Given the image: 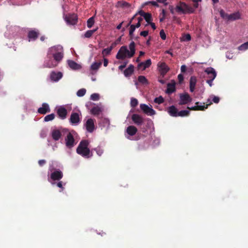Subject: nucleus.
<instances>
[{"label": "nucleus", "mask_w": 248, "mask_h": 248, "mask_svg": "<svg viewBox=\"0 0 248 248\" xmlns=\"http://www.w3.org/2000/svg\"><path fill=\"white\" fill-rule=\"evenodd\" d=\"M220 16L224 20L227 21H234L241 18V14L239 12H235L231 14H228L223 10L219 11Z\"/></svg>", "instance_id": "obj_4"}, {"label": "nucleus", "mask_w": 248, "mask_h": 248, "mask_svg": "<svg viewBox=\"0 0 248 248\" xmlns=\"http://www.w3.org/2000/svg\"><path fill=\"white\" fill-rule=\"evenodd\" d=\"M149 3H151L152 5L153 6H158V4L155 1H149V2H146L145 3V5H148V4Z\"/></svg>", "instance_id": "obj_56"}, {"label": "nucleus", "mask_w": 248, "mask_h": 248, "mask_svg": "<svg viewBox=\"0 0 248 248\" xmlns=\"http://www.w3.org/2000/svg\"><path fill=\"white\" fill-rule=\"evenodd\" d=\"M194 3L193 4V8L195 9H196L199 6V2H201L202 0H191Z\"/></svg>", "instance_id": "obj_50"}, {"label": "nucleus", "mask_w": 248, "mask_h": 248, "mask_svg": "<svg viewBox=\"0 0 248 248\" xmlns=\"http://www.w3.org/2000/svg\"><path fill=\"white\" fill-rule=\"evenodd\" d=\"M56 185L58 187L61 188L62 190H63L64 187H63V183L62 181H59L56 184Z\"/></svg>", "instance_id": "obj_55"}, {"label": "nucleus", "mask_w": 248, "mask_h": 248, "mask_svg": "<svg viewBox=\"0 0 248 248\" xmlns=\"http://www.w3.org/2000/svg\"><path fill=\"white\" fill-rule=\"evenodd\" d=\"M63 177L62 171L59 170H55L50 174V179L55 181H60Z\"/></svg>", "instance_id": "obj_13"}, {"label": "nucleus", "mask_w": 248, "mask_h": 248, "mask_svg": "<svg viewBox=\"0 0 248 248\" xmlns=\"http://www.w3.org/2000/svg\"><path fill=\"white\" fill-rule=\"evenodd\" d=\"M186 67L185 65H183L181 67V71L182 72H186Z\"/></svg>", "instance_id": "obj_61"}, {"label": "nucleus", "mask_w": 248, "mask_h": 248, "mask_svg": "<svg viewBox=\"0 0 248 248\" xmlns=\"http://www.w3.org/2000/svg\"><path fill=\"white\" fill-rule=\"evenodd\" d=\"M95 15L89 18L87 22V26L88 28H91L94 24Z\"/></svg>", "instance_id": "obj_32"}, {"label": "nucleus", "mask_w": 248, "mask_h": 248, "mask_svg": "<svg viewBox=\"0 0 248 248\" xmlns=\"http://www.w3.org/2000/svg\"><path fill=\"white\" fill-rule=\"evenodd\" d=\"M187 108L190 110H197V108H196V106H194V107H187Z\"/></svg>", "instance_id": "obj_62"}, {"label": "nucleus", "mask_w": 248, "mask_h": 248, "mask_svg": "<svg viewBox=\"0 0 248 248\" xmlns=\"http://www.w3.org/2000/svg\"><path fill=\"white\" fill-rule=\"evenodd\" d=\"M168 112L172 117H178V111L174 106H171L168 108Z\"/></svg>", "instance_id": "obj_19"}, {"label": "nucleus", "mask_w": 248, "mask_h": 248, "mask_svg": "<svg viewBox=\"0 0 248 248\" xmlns=\"http://www.w3.org/2000/svg\"><path fill=\"white\" fill-rule=\"evenodd\" d=\"M132 120L137 125H141L144 122V119L140 115L134 114L131 117Z\"/></svg>", "instance_id": "obj_15"}, {"label": "nucleus", "mask_w": 248, "mask_h": 248, "mask_svg": "<svg viewBox=\"0 0 248 248\" xmlns=\"http://www.w3.org/2000/svg\"><path fill=\"white\" fill-rule=\"evenodd\" d=\"M152 64L151 59H148L144 62H141L138 64V68L144 70L146 68L149 67Z\"/></svg>", "instance_id": "obj_21"}, {"label": "nucleus", "mask_w": 248, "mask_h": 248, "mask_svg": "<svg viewBox=\"0 0 248 248\" xmlns=\"http://www.w3.org/2000/svg\"><path fill=\"white\" fill-rule=\"evenodd\" d=\"M248 48V41L243 44L239 47L240 50H246Z\"/></svg>", "instance_id": "obj_46"}, {"label": "nucleus", "mask_w": 248, "mask_h": 248, "mask_svg": "<svg viewBox=\"0 0 248 248\" xmlns=\"http://www.w3.org/2000/svg\"><path fill=\"white\" fill-rule=\"evenodd\" d=\"M127 64V62H124V64L121 65L119 66V69L120 70H123L126 66Z\"/></svg>", "instance_id": "obj_59"}, {"label": "nucleus", "mask_w": 248, "mask_h": 248, "mask_svg": "<svg viewBox=\"0 0 248 248\" xmlns=\"http://www.w3.org/2000/svg\"><path fill=\"white\" fill-rule=\"evenodd\" d=\"M199 103H200L199 102H197L195 103V104L196 105V107L197 108V110H204L206 108H207L209 105L212 104V102H210L209 104L204 105V103H203V105H198Z\"/></svg>", "instance_id": "obj_31"}, {"label": "nucleus", "mask_w": 248, "mask_h": 248, "mask_svg": "<svg viewBox=\"0 0 248 248\" xmlns=\"http://www.w3.org/2000/svg\"><path fill=\"white\" fill-rule=\"evenodd\" d=\"M140 108L145 114L148 115L152 116L155 114V110L152 108V107H149L145 104H141Z\"/></svg>", "instance_id": "obj_9"}, {"label": "nucleus", "mask_w": 248, "mask_h": 248, "mask_svg": "<svg viewBox=\"0 0 248 248\" xmlns=\"http://www.w3.org/2000/svg\"><path fill=\"white\" fill-rule=\"evenodd\" d=\"M182 3H183V2L180 1L176 5V6L175 7V11L178 13L185 14V12H184V10L183 9V6L182 4Z\"/></svg>", "instance_id": "obj_30"}, {"label": "nucleus", "mask_w": 248, "mask_h": 248, "mask_svg": "<svg viewBox=\"0 0 248 248\" xmlns=\"http://www.w3.org/2000/svg\"><path fill=\"white\" fill-rule=\"evenodd\" d=\"M57 114L60 118L64 119L66 117L67 111L64 107H60L57 110Z\"/></svg>", "instance_id": "obj_20"}, {"label": "nucleus", "mask_w": 248, "mask_h": 248, "mask_svg": "<svg viewBox=\"0 0 248 248\" xmlns=\"http://www.w3.org/2000/svg\"><path fill=\"white\" fill-rule=\"evenodd\" d=\"M48 51L58 64L63 58V48L61 46L51 47L48 49Z\"/></svg>", "instance_id": "obj_2"}, {"label": "nucleus", "mask_w": 248, "mask_h": 248, "mask_svg": "<svg viewBox=\"0 0 248 248\" xmlns=\"http://www.w3.org/2000/svg\"><path fill=\"white\" fill-rule=\"evenodd\" d=\"M78 16L76 14H68L65 16L64 19L69 25H75L78 22Z\"/></svg>", "instance_id": "obj_6"}, {"label": "nucleus", "mask_w": 248, "mask_h": 248, "mask_svg": "<svg viewBox=\"0 0 248 248\" xmlns=\"http://www.w3.org/2000/svg\"><path fill=\"white\" fill-rule=\"evenodd\" d=\"M191 40V36L189 34H186L183 36V40L188 41Z\"/></svg>", "instance_id": "obj_52"}, {"label": "nucleus", "mask_w": 248, "mask_h": 248, "mask_svg": "<svg viewBox=\"0 0 248 248\" xmlns=\"http://www.w3.org/2000/svg\"><path fill=\"white\" fill-rule=\"evenodd\" d=\"M151 27L154 29V30H155L156 29V26H155V25L154 23L153 22H152L151 21L150 22V23H149Z\"/></svg>", "instance_id": "obj_63"}, {"label": "nucleus", "mask_w": 248, "mask_h": 248, "mask_svg": "<svg viewBox=\"0 0 248 248\" xmlns=\"http://www.w3.org/2000/svg\"><path fill=\"white\" fill-rule=\"evenodd\" d=\"M80 121L81 119L78 113L73 112L71 113L69 119V122L72 125H77L80 122Z\"/></svg>", "instance_id": "obj_10"}, {"label": "nucleus", "mask_w": 248, "mask_h": 248, "mask_svg": "<svg viewBox=\"0 0 248 248\" xmlns=\"http://www.w3.org/2000/svg\"><path fill=\"white\" fill-rule=\"evenodd\" d=\"M138 81L142 84H147L148 81L146 78L143 76H140L138 78Z\"/></svg>", "instance_id": "obj_38"}, {"label": "nucleus", "mask_w": 248, "mask_h": 248, "mask_svg": "<svg viewBox=\"0 0 248 248\" xmlns=\"http://www.w3.org/2000/svg\"><path fill=\"white\" fill-rule=\"evenodd\" d=\"M62 136V133L59 130H53L52 132V137L56 141L58 140Z\"/></svg>", "instance_id": "obj_25"}, {"label": "nucleus", "mask_w": 248, "mask_h": 248, "mask_svg": "<svg viewBox=\"0 0 248 248\" xmlns=\"http://www.w3.org/2000/svg\"><path fill=\"white\" fill-rule=\"evenodd\" d=\"M37 111L40 114H45L47 112H49L50 109L49 105L47 103H44L42 104V107L38 109Z\"/></svg>", "instance_id": "obj_17"}, {"label": "nucleus", "mask_w": 248, "mask_h": 248, "mask_svg": "<svg viewBox=\"0 0 248 248\" xmlns=\"http://www.w3.org/2000/svg\"><path fill=\"white\" fill-rule=\"evenodd\" d=\"M164 99L162 96H160L158 97H156L154 99V102L155 103H157L158 104L163 103L164 102Z\"/></svg>", "instance_id": "obj_43"}, {"label": "nucleus", "mask_w": 248, "mask_h": 248, "mask_svg": "<svg viewBox=\"0 0 248 248\" xmlns=\"http://www.w3.org/2000/svg\"><path fill=\"white\" fill-rule=\"evenodd\" d=\"M118 6L122 7H127L129 8L130 7L131 5L130 3L124 1H119L118 2Z\"/></svg>", "instance_id": "obj_36"}, {"label": "nucleus", "mask_w": 248, "mask_h": 248, "mask_svg": "<svg viewBox=\"0 0 248 248\" xmlns=\"http://www.w3.org/2000/svg\"><path fill=\"white\" fill-rule=\"evenodd\" d=\"M197 83V78L195 76H192L190 79L189 88L191 92H193L195 90V86Z\"/></svg>", "instance_id": "obj_22"}, {"label": "nucleus", "mask_w": 248, "mask_h": 248, "mask_svg": "<svg viewBox=\"0 0 248 248\" xmlns=\"http://www.w3.org/2000/svg\"><path fill=\"white\" fill-rule=\"evenodd\" d=\"M46 163V161L44 159L40 160L38 161V164L40 166H43Z\"/></svg>", "instance_id": "obj_57"}, {"label": "nucleus", "mask_w": 248, "mask_h": 248, "mask_svg": "<svg viewBox=\"0 0 248 248\" xmlns=\"http://www.w3.org/2000/svg\"><path fill=\"white\" fill-rule=\"evenodd\" d=\"M144 19L148 23H150V22L152 20V15L151 14L149 13H147L144 16H143Z\"/></svg>", "instance_id": "obj_40"}, {"label": "nucleus", "mask_w": 248, "mask_h": 248, "mask_svg": "<svg viewBox=\"0 0 248 248\" xmlns=\"http://www.w3.org/2000/svg\"><path fill=\"white\" fill-rule=\"evenodd\" d=\"M89 142L87 140H81L77 148V153L83 157L89 158L93 155H90V150L88 148Z\"/></svg>", "instance_id": "obj_3"}, {"label": "nucleus", "mask_w": 248, "mask_h": 248, "mask_svg": "<svg viewBox=\"0 0 248 248\" xmlns=\"http://www.w3.org/2000/svg\"><path fill=\"white\" fill-rule=\"evenodd\" d=\"M137 131V128L133 125L128 126L126 129L127 134L130 136H134L136 134Z\"/></svg>", "instance_id": "obj_26"}, {"label": "nucleus", "mask_w": 248, "mask_h": 248, "mask_svg": "<svg viewBox=\"0 0 248 248\" xmlns=\"http://www.w3.org/2000/svg\"><path fill=\"white\" fill-rule=\"evenodd\" d=\"M178 79L179 80V81L180 83H181L183 80H184V77H183V75H182V74H179L178 75Z\"/></svg>", "instance_id": "obj_58"}, {"label": "nucleus", "mask_w": 248, "mask_h": 248, "mask_svg": "<svg viewBox=\"0 0 248 248\" xmlns=\"http://www.w3.org/2000/svg\"><path fill=\"white\" fill-rule=\"evenodd\" d=\"M138 104V101L137 99L134 98H132L130 101V105L132 107L135 108Z\"/></svg>", "instance_id": "obj_44"}, {"label": "nucleus", "mask_w": 248, "mask_h": 248, "mask_svg": "<svg viewBox=\"0 0 248 248\" xmlns=\"http://www.w3.org/2000/svg\"><path fill=\"white\" fill-rule=\"evenodd\" d=\"M111 48H106L103 50L102 51V55L103 56H107L109 55L111 52Z\"/></svg>", "instance_id": "obj_48"}, {"label": "nucleus", "mask_w": 248, "mask_h": 248, "mask_svg": "<svg viewBox=\"0 0 248 248\" xmlns=\"http://www.w3.org/2000/svg\"><path fill=\"white\" fill-rule=\"evenodd\" d=\"M130 26L129 35V36H131L132 35V34H133L136 28L134 26V24H130L129 25L128 24L127 26Z\"/></svg>", "instance_id": "obj_45"}, {"label": "nucleus", "mask_w": 248, "mask_h": 248, "mask_svg": "<svg viewBox=\"0 0 248 248\" xmlns=\"http://www.w3.org/2000/svg\"><path fill=\"white\" fill-rule=\"evenodd\" d=\"M175 91V83H168L167 84V88L166 90V93L171 94Z\"/></svg>", "instance_id": "obj_24"}, {"label": "nucleus", "mask_w": 248, "mask_h": 248, "mask_svg": "<svg viewBox=\"0 0 248 248\" xmlns=\"http://www.w3.org/2000/svg\"><path fill=\"white\" fill-rule=\"evenodd\" d=\"M129 51L126 46H122L119 50L116 58L118 60H124L125 58H131L135 54V43L132 41L129 45Z\"/></svg>", "instance_id": "obj_1"}, {"label": "nucleus", "mask_w": 248, "mask_h": 248, "mask_svg": "<svg viewBox=\"0 0 248 248\" xmlns=\"http://www.w3.org/2000/svg\"><path fill=\"white\" fill-rule=\"evenodd\" d=\"M102 65V62H94L91 66V69L92 70H98L101 65Z\"/></svg>", "instance_id": "obj_33"}, {"label": "nucleus", "mask_w": 248, "mask_h": 248, "mask_svg": "<svg viewBox=\"0 0 248 248\" xmlns=\"http://www.w3.org/2000/svg\"><path fill=\"white\" fill-rule=\"evenodd\" d=\"M192 98L187 93L180 94L179 105H183L188 104L192 101Z\"/></svg>", "instance_id": "obj_8"}, {"label": "nucleus", "mask_w": 248, "mask_h": 248, "mask_svg": "<svg viewBox=\"0 0 248 248\" xmlns=\"http://www.w3.org/2000/svg\"><path fill=\"white\" fill-rule=\"evenodd\" d=\"M99 156H101L103 153V150L99 147L93 149Z\"/></svg>", "instance_id": "obj_49"}, {"label": "nucleus", "mask_w": 248, "mask_h": 248, "mask_svg": "<svg viewBox=\"0 0 248 248\" xmlns=\"http://www.w3.org/2000/svg\"><path fill=\"white\" fill-rule=\"evenodd\" d=\"M75 139L71 133H68L65 138L66 146L71 148L74 146Z\"/></svg>", "instance_id": "obj_14"}, {"label": "nucleus", "mask_w": 248, "mask_h": 248, "mask_svg": "<svg viewBox=\"0 0 248 248\" xmlns=\"http://www.w3.org/2000/svg\"><path fill=\"white\" fill-rule=\"evenodd\" d=\"M149 33L148 31H142L140 32V35L143 36V37H146Z\"/></svg>", "instance_id": "obj_54"}, {"label": "nucleus", "mask_w": 248, "mask_h": 248, "mask_svg": "<svg viewBox=\"0 0 248 248\" xmlns=\"http://www.w3.org/2000/svg\"><path fill=\"white\" fill-rule=\"evenodd\" d=\"M220 98L218 96L213 95L212 101L215 103H218L219 102Z\"/></svg>", "instance_id": "obj_53"}, {"label": "nucleus", "mask_w": 248, "mask_h": 248, "mask_svg": "<svg viewBox=\"0 0 248 248\" xmlns=\"http://www.w3.org/2000/svg\"><path fill=\"white\" fill-rule=\"evenodd\" d=\"M91 112L93 115H98L101 112V109L98 106L94 107L92 108Z\"/></svg>", "instance_id": "obj_34"}, {"label": "nucleus", "mask_w": 248, "mask_h": 248, "mask_svg": "<svg viewBox=\"0 0 248 248\" xmlns=\"http://www.w3.org/2000/svg\"><path fill=\"white\" fill-rule=\"evenodd\" d=\"M52 56L48 51L46 59L45 60L43 64L44 67L51 68L55 67L58 65L57 62L54 61V59H52Z\"/></svg>", "instance_id": "obj_5"}, {"label": "nucleus", "mask_w": 248, "mask_h": 248, "mask_svg": "<svg viewBox=\"0 0 248 248\" xmlns=\"http://www.w3.org/2000/svg\"><path fill=\"white\" fill-rule=\"evenodd\" d=\"M134 67L132 64H130L127 68L124 71V76L126 77L131 76L134 72Z\"/></svg>", "instance_id": "obj_28"}, {"label": "nucleus", "mask_w": 248, "mask_h": 248, "mask_svg": "<svg viewBox=\"0 0 248 248\" xmlns=\"http://www.w3.org/2000/svg\"><path fill=\"white\" fill-rule=\"evenodd\" d=\"M55 118V115L53 113L47 115L44 118V121L45 122H48L53 120Z\"/></svg>", "instance_id": "obj_39"}, {"label": "nucleus", "mask_w": 248, "mask_h": 248, "mask_svg": "<svg viewBox=\"0 0 248 248\" xmlns=\"http://www.w3.org/2000/svg\"><path fill=\"white\" fill-rule=\"evenodd\" d=\"M62 77V73L61 72L52 71L50 76L51 80L55 82L58 81Z\"/></svg>", "instance_id": "obj_16"}, {"label": "nucleus", "mask_w": 248, "mask_h": 248, "mask_svg": "<svg viewBox=\"0 0 248 248\" xmlns=\"http://www.w3.org/2000/svg\"><path fill=\"white\" fill-rule=\"evenodd\" d=\"M94 122L95 120L92 118L88 119L87 120L85 124V126L88 132L92 133L95 129Z\"/></svg>", "instance_id": "obj_12"}, {"label": "nucleus", "mask_w": 248, "mask_h": 248, "mask_svg": "<svg viewBox=\"0 0 248 248\" xmlns=\"http://www.w3.org/2000/svg\"><path fill=\"white\" fill-rule=\"evenodd\" d=\"M159 71L161 75L164 76L169 71L170 68L164 62H159L157 64Z\"/></svg>", "instance_id": "obj_11"}, {"label": "nucleus", "mask_w": 248, "mask_h": 248, "mask_svg": "<svg viewBox=\"0 0 248 248\" xmlns=\"http://www.w3.org/2000/svg\"><path fill=\"white\" fill-rule=\"evenodd\" d=\"M86 92V90L84 88L79 89L77 93V95L79 97L84 96Z\"/></svg>", "instance_id": "obj_41"}, {"label": "nucleus", "mask_w": 248, "mask_h": 248, "mask_svg": "<svg viewBox=\"0 0 248 248\" xmlns=\"http://www.w3.org/2000/svg\"><path fill=\"white\" fill-rule=\"evenodd\" d=\"M142 20H143V18L141 17H136V19L134 20V21L133 22H134L137 21V23H136L135 24H134V26L136 28H139L141 25V22Z\"/></svg>", "instance_id": "obj_37"}, {"label": "nucleus", "mask_w": 248, "mask_h": 248, "mask_svg": "<svg viewBox=\"0 0 248 248\" xmlns=\"http://www.w3.org/2000/svg\"><path fill=\"white\" fill-rule=\"evenodd\" d=\"M94 32V31L88 30L84 34V37L89 38L91 37Z\"/></svg>", "instance_id": "obj_42"}, {"label": "nucleus", "mask_w": 248, "mask_h": 248, "mask_svg": "<svg viewBox=\"0 0 248 248\" xmlns=\"http://www.w3.org/2000/svg\"><path fill=\"white\" fill-rule=\"evenodd\" d=\"M91 99L93 101H97L99 99V95L98 93H94L91 95Z\"/></svg>", "instance_id": "obj_47"}, {"label": "nucleus", "mask_w": 248, "mask_h": 248, "mask_svg": "<svg viewBox=\"0 0 248 248\" xmlns=\"http://www.w3.org/2000/svg\"><path fill=\"white\" fill-rule=\"evenodd\" d=\"M160 36L162 40H165L166 38V34L163 30H161L160 31Z\"/></svg>", "instance_id": "obj_51"}, {"label": "nucleus", "mask_w": 248, "mask_h": 248, "mask_svg": "<svg viewBox=\"0 0 248 248\" xmlns=\"http://www.w3.org/2000/svg\"><path fill=\"white\" fill-rule=\"evenodd\" d=\"M190 114V111L187 110H183L178 112V117H186L188 116Z\"/></svg>", "instance_id": "obj_35"}, {"label": "nucleus", "mask_w": 248, "mask_h": 248, "mask_svg": "<svg viewBox=\"0 0 248 248\" xmlns=\"http://www.w3.org/2000/svg\"><path fill=\"white\" fill-rule=\"evenodd\" d=\"M39 32L35 30L30 31L28 34V37L30 41H35L39 36Z\"/></svg>", "instance_id": "obj_18"}, {"label": "nucleus", "mask_w": 248, "mask_h": 248, "mask_svg": "<svg viewBox=\"0 0 248 248\" xmlns=\"http://www.w3.org/2000/svg\"><path fill=\"white\" fill-rule=\"evenodd\" d=\"M104 66L106 67L107 66L108 64V60L107 59H104V62H103Z\"/></svg>", "instance_id": "obj_64"}, {"label": "nucleus", "mask_w": 248, "mask_h": 248, "mask_svg": "<svg viewBox=\"0 0 248 248\" xmlns=\"http://www.w3.org/2000/svg\"><path fill=\"white\" fill-rule=\"evenodd\" d=\"M68 64L69 66L73 70H78L81 67L80 65L72 60H68Z\"/></svg>", "instance_id": "obj_27"}, {"label": "nucleus", "mask_w": 248, "mask_h": 248, "mask_svg": "<svg viewBox=\"0 0 248 248\" xmlns=\"http://www.w3.org/2000/svg\"><path fill=\"white\" fill-rule=\"evenodd\" d=\"M205 72H208V73L212 74V76H209L208 78L209 79L206 80V82L209 84V85L211 87L213 85V81L216 78L217 76V73L215 70L212 67H208L207 68L205 71Z\"/></svg>", "instance_id": "obj_7"}, {"label": "nucleus", "mask_w": 248, "mask_h": 248, "mask_svg": "<svg viewBox=\"0 0 248 248\" xmlns=\"http://www.w3.org/2000/svg\"><path fill=\"white\" fill-rule=\"evenodd\" d=\"M183 6V9L184 12H185V14H192L195 12V9L194 8L189 6L188 5L186 4L185 2H183V3L182 4Z\"/></svg>", "instance_id": "obj_23"}, {"label": "nucleus", "mask_w": 248, "mask_h": 248, "mask_svg": "<svg viewBox=\"0 0 248 248\" xmlns=\"http://www.w3.org/2000/svg\"><path fill=\"white\" fill-rule=\"evenodd\" d=\"M147 13H145L142 10H140L138 12H137L133 17L132 18L130 19L129 23H128V25H130V24H131L132 23H133V22L134 21V20H136V17H137V16L139 15L140 16V17H143L144 16V15L146 14Z\"/></svg>", "instance_id": "obj_29"}, {"label": "nucleus", "mask_w": 248, "mask_h": 248, "mask_svg": "<svg viewBox=\"0 0 248 248\" xmlns=\"http://www.w3.org/2000/svg\"><path fill=\"white\" fill-rule=\"evenodd\" d=\"M121 38L122 37L121 36H120L117 39H116L115 41L113 42L114 43V45H117L118 44H119L121 41Z\"/></svg>", "instance_id": "obj_60"}]
</instances>
